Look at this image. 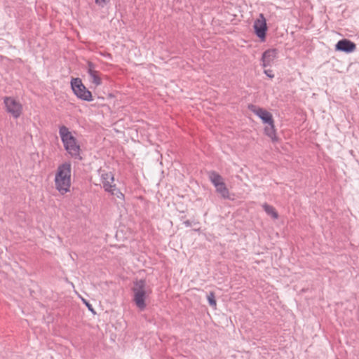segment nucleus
Wrapping results in <instances>:
<instances>
[{"instance_id": "f257e3e1", "label": "nucleus", "mask_w": 359, "mask_h": 359, "mask_svg": "<svg viewBox=\"0 0 359 359\" xmlns=\"http://www.w3.org/2000/svg\"><path fill=\"white\" fill-rule=\"evenodd\" d=\"M71 171V163L66 162L58 166L55 173V189L62 195L70 191Z\"/></svg>"}, {"instance_id": "f03ea898", "label": "nucleus", "mask_w": 359, "mask_h": 359, "mask_svg": "<svg viewBox=\"0 0 359 359\" xmlns=\"http://www.w3.org/2000/svg\"><path fill=\"white\" fill-rule=\"evenodd\" d=\"M59 134L65 150L72 157L77 158L80 156V146L76 139L72 135L68 128L61 126L59 128Z\"/></svg>"}, {"instance_id": "7ed1b4c3", "label": "nucleus", "mask_w": 359, "mask_h": 359, "mask_svg": "<svg viewBox=\"0 0 359 359\" xmlns=\"http://www.w3.org/2000/svg\"><path fill=\"white\" fill-rule=\"evenodd\" d=\"M208 177L211 183L215 187L216 192L219 194L223 199L233 200L222 177L219 174L215 171H211L208 173Z\"/></svg>"}, {"instance_id": "20e7f679", "label": "nucleus", "mask_w": 359, "mask_h": 359, "mask_svg": "<svg viewBox=\"0 0 359 359\" xmlns=\"http://www.w3.org/2000/svg\"><path fill=\"white\" fill-rule=\"evenodd\" d=\"M99 172L104 190L110 192L112 195L117 196L118 198L120 196H123V194L116 189V185L114 184V177L113 173L103 169H100Z\"/></svg>"}, {"instance_id": "39448f33", "label": "nucleus", "mask_w": 359, "mask_h": 359, "mask_svg": "<svg viewBox=\"0 0 359 359\" xmlns=\"http://www.w3.org/2000/svg\"><path fill=\"white\" fill-rule=\"evenodd\" d=\"M71 86L74 93L78 98L85 101H91L93 100L91 92L86 88L80 79H72Z\"/></svg>"}, {"instance_id": "423d86ee", "label": "nucleus", "mask_w": 359, "mask_h": 359, "mask_svg": "<svg viewBox=\"0 0 359 359\" xmlns=\"http://www.w3.org/2000/svg\"><path fill=\"white\" fill-rule=\"evenodd\" d=\"M150 292L146 289V283L143 280L136 282V307L140 311L144 310L146 308L145 300L149 296Z\"/></svg>"}, {"instance_id": "0eeeda50", "label": "nucleus", "mask_w": 359, "mask_h": 359, "mask_svg": "<svg viewBox=\"0 0 359 359\" xmlns=\"http://www.w3.org/2000/svg\"><path fill=\"white\" fill-rule=\"evenodd\" d=\"M253 27L257 36L264 41L266 38L267 26L266 19L262 13H260L259 18L255 20Z\"/></svg>"}, {"instance_id": "6e6552de", "label": "nucleus", "mask_w": 359, "mask_h": 359, "mask_svg": "<svg viewBox=\"0 0 359 359\" xmlns=\"http://www.w3.org/2000/svg\"><path fill=\"white\" fill-rule=\"evenodd\" d=\"M4 103L8 112L17 118L22 113V105L12 97H6L4 99Z\"/></svg>"}, {"instance_id": "1a4fd4ad", "label": "nucleus", "mask_w": 359, "mask_h": 359, "mask_svg": "<svg viewBox=\"0 0 359 359\" xmlns=\"http://www.w3.org/2000/svg\"><path fill=\"white\" fill-rule=\"evenodd\" d=\"M249 109L256 116H257L263 121L264 123L271 124L274 122L272 114L266 109L261 107H257L252 104L249 106Z\"/></svg>"}, {"instance_id": "9d476101", "label": "nucleus", "mask_w": 359, "mask_h": 359, "mask_svg": "<svg viewBox=\"0 0 359 359\" xmlns=\"http://www.w3.org/2000/svg\"><path fill=\"white\" fill-rule=\"evenodd\" d=\"M335 48L337 50L349 53L355 50L356 46L353 42L348 39H342L337 42Z\"/></svg>"}, {"instance_id": "9b49d317", "label": "nucleus", "mask_w": 359, "mask_h": 359, "mask_svg": "<svg viewBox=\"0 0 359 359\" xmlns=\"http://www.w3.org/2000/svg\"><path fill=\"white\" fill-rule=\"evenodd\" d=\"M88 73L90 81L95 86L102 83L100 72L95 69L94 65L90 62L88 63Z\"/></svg>"}, {"instance_id": "f8f14e48", "label": "nucleus", "mask_w": 359, "mask_h": 359, "mask_svg": "<svg viewBox=\"0 0 359 359\" xmlns=\"http://www.w3.org/2000/svg\"><path fill=\"white\" fill-rule=\"evenodd\" d=\"M278 50L276 48L269 49L262 54V66L266 67L275 60L277 57Z\"/></svg>"}, {"instance_id": "ddd939ff", "label": "nucleus", "mask_w": 359, "mask_h": 359, "mask_svg": "<svg viewBox=\"0 0 359 359\" xmlns=\"http://www.w3.org/2000/svg\"><path fill=\"white\" fill-rule=\"evenodd\" d=\"M264 133L273 142H277L278 141V137L276 133L274 122L271 124H268V126L264 128Z\"/></svg>"}, {"instance_id": "4468645a", "label": "nucleus", "mask_w": 359, "mask_h": 359, "mask_svg": "<svg viewBox=\"0 0 359 359\" xmlns=\"http://www.w3.org/2000/svg\"><path fill=\"white\" fill-rule=\"evenodd\" d=\"M262 208L266 212V213L268 215L271 216L273 219H276L278 218V214L273 206L267 203H264L262 205Z\"/></svg>"}, {"instance_id": "2eb2a0df", "label": "nucleus", "mask_w": 359, "mask_h": 359, "mask_svg": "<svg viewBox=\"0 0 359 359\" xmlns=\"http://www.w3.org/2000/svg\"><path fill=\"white\" fill-rule=\"evenodd\" d=\"M207 298H208V303L210 304V305L213 308H216L217 302L215 300V297L214 292H210L209 293V294L208 295Z\"/></svg>"}, {"instance_id": "dca6fc26", "label": "nucleus", "mask_w": 359, "mask_h": 359, "mask_svg": "<svg viewBox=\"0 0 359 359\" xmlns=\"http://www.w3.org/2000/svg\"><path fill=\"white\" fill-rule=\"evenodd\" d=\"M265 74L269 78L272 79L274 77V74H273V71L271 69L264 70Z\"/></svg>"}, {"instance_id": "f3484780", "label": "nucleus", "mask_w": 359, "mask_h": 359, "mask_svg": "<svg viewBox=\"0 0 359 359\" xmlns=\"http://www.w3.org/2000/svg\"><path fill=\"white\" fill-rule=\"evenodd\" d=\"M107 0H95V3L99 6H104Z\"/></svg>"}, {"instance_id": "a211bd4d", "label": "nucleus", "mask_w": 359, "mask_h": 359, "mask_svg": "<svg viewBox=\"0 0 359 359\" xmlns=\"http://www.w3.org/2000/svg\"><path fill=\"white\" fill-rule=\"evenodd\" d=\"M85 303H86V306H88V308L89 309V310L93 311L92 306L86 302H85Z\"/></svg>"}, {"instance_id": "6ab92c4d", "label": "nucleus", "mask_w": 359, "mask_h": 359, "mask_svg": "<svg viewBox=\"0 0 359 359\" xmlns=\"http://www.w3.org/2000/svg\"><path fill=\"white\" fill-rule=\"evenodd\" d=\"M187 225H189V222H185Z\"/></svg>"}]
</instances>
